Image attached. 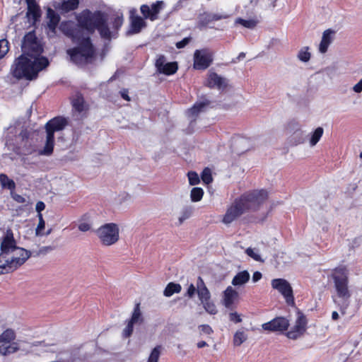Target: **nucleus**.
<instances>
[{
    "label": "nucleus",
    "mask_w": 362,
    "mask_h": 362,
    "mask_svg": "<svg viewBox=\"0 0 362 362\" xmlns=\"http://www.w3.org/2000/svg\"><path fill=\"white\" fill-rule=\"evenodd\" d=\"M165 3L163 1H157L153 3L151 6L147 4H143L140 7V11L145 19H149L154 21L158 18V14L164 8Z\"/></svg>",
    "instance_id": "obj_12"
},
{
    "label": "nucleus",
    "mask_w": 362,
    "mask_h": 362,
    "mask_svg": "<svg viewBox=\"0 0 362 362\" xmlns=\"http://www.w3.org/2000/svg\"><path fill=\"white\" fill-rule=\"evenodd\" d=\"M289 321L283 317H278L264 323L262 327L264 330L269 332H284L288 329Z\"/></svg>",
    "instance_id": "obj_14"
},
{
    "label": "nucleus",
    "mask_w": 362,
    "mask_h": 362,
    "mask_svg": "<svg viewBox=\"0 0 362 362\" xmlns=\"http://www.w3.org/2000/svg\"><path fill=\"white\" fill-rule=\"evenodd\" d=\"M247 211L240 198L236 199L228 208L223 216V222L225 224H230Z\"/></svg>",
    "instance_id": "obj_10"
},
{
    "label": "nucleus",
    "mask_w": 362,
    "mask_h": 362,
    "mask_svg": "<svg viewBox=\"0 0 362 362\" xmlns=\"http://www.w3.org/2000/svg\"><path fill=\"white\" fill-rule=\"evenodd\" d=\"M0 182L3 187L8 189H13L16 187L14 181L3 173L0 174Z\"/></svg>",
    "instance_id": "obj_33"
},
{
    "label": "nucleus",
    "mask_w": 362,
    "mask_h": 362,
    "mask_svg": "<svg viewBox=\"0 0 362 362\" xmlns=\"http://www.w3.org/2000/svg\"><path fill=\"white\" fill-rule=\"evenodd\" d=\"M162 347L161 346H156L151 352L148 357V362H158Z\"/></svg>",
    "instance_id": "obj_37"
},
{
    "label": "nucleus",
    "mask_w": 362,
    "mask_h": 362,
    "mask_svg": "<svg viewBox=\"0 0 362 362\" xmlns=\"http://www.w3.org/2000/svg\"><path fill=\"white\" fill-rule=\"evenodd\" d=\"M353 90L356 93H361L362 91V78L354 87Z\"/></svg>",
    "instance_id": "obj_55"
},
{
    "label": "nucleus",
    "mask_w": 362,
    "mask_h": 362,
    "mask_svg": "<svg viewBox=\"0 0 362 362\" xmlns=\"http://www.w3.org/2000/svg\"><path fill=\"white\" fill-rule=\"evenodd\" d=\"M214 21L212 20V13L204 12L203 13L199 14L198 17L197 27L199 29L202 28H205L207 25Z\"/></svg>",
    "instance_id": "obj_27"
},
{
    "label": "nucleus",
    "mask_w": 362,
    "mask_h": 362,
    "mask_svg": "<svg viewBox=\"0 0 362 362\" xmlns=\"http://www.w3.org/2000/svg\"><path fill=\"white\" fill-rule=\"evenodd\" d=\"M181 286L179 284L169 283L164 290V295L167 297L173 296L174 293H178L181 291Z\"/></svg>",
    "instance_id": "obj_28"
},
{
    "label": "nucleus",
    "mask_w": 362,
    "mask_h": 362,
    "mask_svg": "<svg viewBox=\"0 0 362 362\" xmlns=\"http://www.w3.org/2000/svg\"><path fill=\"white\" fill-rule=\"evenodd\" d=\"M92 221L89 214H85L78 220V230L81 232H86L91 229Z\"/></svg>",
    "instance_id": "obj_23"
},
{
    "label": "nucleus",
    "mask_w": 362,
    "mask_h": 362,
    "mask_svg": "<svg viewBox=\"0 0 362 362\" xmlns=\"http://www.w3.org/2000/svg\"><path fill=\"white\" fill-rule=\"evenodd\" d=\"M246 142H247V141L245 139H239V140L236 141V143L240 145H243V144H245Z\"/></svg>",
    "instance_id": "obj_63"
},
{
    "label": "nucleus",
    "mask_w": 362,
    "mask_h": 362,
    "mask_svg": "<svg viewBox=\"0 0 362 362\" xmlns=\"http://www.w3.org/2000/svg\"><path fill=\"white\" fill-rule=\"evenodd\" d=\"M204 191L201 187H194L191 190L190 198L194 202H199L202 199Z\"/></svg>",
    "instance_id": "obj_35"
},
{
    "label": "nucleus",
    "mask_w": 362,
    "mask_h": 362,
    "mask_svg": "<svg viewBox=\"0 0 362 362\" xmlns=\"http://www.w3.org/2000/svg\"><path fill=\"white\" fill-rule=\"evenodd\" d=\"M192 214V209L191 207L184 208L181 212V215L179 217V225H181L185 220L189 218Z\"/></svg>",
    "instance_id": "obj_39"
},
{
    "label": "nucleus",
    "mask_w": 362,
    "mask_h": 362,
    "mask_svg": "<svg viewBox=\"0 0 362 362\" xmlns=\"http://www.w3.org/2000/svg\"><path fill=\"white\" fill-rule=\"evenodd\" d=\"M166 64L165 57L163 55H160L156 61V67L159 73H161L163 69L164 65Z\"/></svg>",
    "instance_id": "obj_45"
},
{
    "label": "nucleus",
    "mask_w": 362,
    "mask_h": 362,
    "mask_svg": "<svg viewBox=\"0 0 362 362\" xmlns=\"http://www.w3.org/2000/svg\"><path fill=\"white\" fill-rule=\"evenodd\" d=\"M286 129L288 134L291 133L288 138L291 145L296 146L304 142V132L299 128V124L297 122L294 121L289 122Z\"/></svg>",
    "instance_id": "obj_13"
},
{
    "label": "nucleus",
    "mask_w": 362,
    "mask_h": 362,
    "mask_svg": "<svg viewBox=\"0 0 362 362\" xmlns=\"http://www.w3.org/2000/svg\"><path fill=\"white\" fill-rule=\"evenodd\" d=\"M197 295L201 303L209 300L211 298V293L201 276L197 278Z\"/></svg>",
    "instance_id": "obj_21"
},
{
    "label": "nucleus",
    "mask_w": 362,
    "mask_h": 362,
    "mask_svg": "<svg viewBox=\"0 0 362 362\" xmlns=\"http://www.w3.org/2000/svg\"><path fill=\"white\" fill-rule=\"evenodd\" d=\"M146 27V23L141 16H130V26L129 30L127 32V35H134L139 33L141 30Z\"/></svg>",
    "instance_id": "obj_16"
},
{
    "label": "nucleus",
    "mask_w": 362,
    "mask_h": 362,
    "mask_svg": "<svg viewBox=\"0 0 362 362\" xmlns=\"http://www.w3.org/2000/svg\"><path fill=\"white\" fill-rule=\"evenodd\" d=\"M124 22L123 15L117 14L108 23L107 14L88 9L83 11L77 17V23L72 21L62 22L60 30L71 38L77 46L69 49L67 54L77 65H84L91 61L95 54L90 35L97 30L101 38L110 40L117 37L118 30Z\"/></svg>",
    "instance_id": "obj_1"
},
{
    "label": "nucleus",
    "mask_w": 362,
    "mask_h": 362,
    "mask_svg": "<svg viewBox=\"0 0 362 362\" xmlns=\"http://www.w3.org/2000/svg\"><path fill=\"white\" fill-rule=\"evenodd\" d=\"M25 1L28 6V11L26 13L27 16L32 18L33 22L37 21L41 16V11L39 5L37 4L35 0Z\"/></svg>",
    "instance_id": "obj_19"
},
{
    "label": "nucleus",
    "mask_w": 362,
    "mask_h": 362,
    "mask_svg": "<svg viewBox=\"0 0 362 362\" xmlns=\"http://www.w3.org/2000/svg\"><path fill=\"white\" fill-rule=\"evenodd\" d=\"M272 287L277 290L285 298L286 303L295 306L293 288L289 282L284 279H274L271 282Z\"/></svg>",
    "instance_id": "obj_8"
},
{
    "label": "nucleus",
    "mask_w": 362,
    "mask_h": 362,
    "mask_svg": "<svg viewBox=\"0 0 362 362\" xmlns=\"http://www.w3.org/2000/svg\"><path fill=\"white\" fill-rule=\"evenodd\" d=\"M250 280V274L247 271L244 270L238 272L233 279L232 284L235 286H242Z\"/></svg>",
    "instance_id": "obj_24"
},
{
    "label": "nucleus",
    "mask_w": 362,
    "mask_h": 362,
    "mask_svg": "<svg viewBox=\"0 0 362 362\" xmlns=\"http://www.w3.org/2000/svg\"><path fill=\"white\" fill-rule=\"evenodd\" d=\"M189 183L190 185H196L199 183L200 180L196 172L190 171L187 173Z\"/></svg>",
    "instance_id": "obj_41"
},
{
    "label": "nucleus",
    "mask_w": 362,
    "mask_h": 362,
    "mask_svg": "<svg viewBox=\"0 0 362 362\" xmlns=\"http://www.w3.org/2000/svg\"><path fill=\"white\" fill-rule=\"evenodd\" d=\"M79 4V0H66L62 4V9L66 12L76 9Z\"/></svg>",
    "instance_id": "obj_29"
},
{
    "label": "nucleus",
    "mask_w": 362,
    "mask_h": 362,
    "mask_svg": "<svg viewBox=\"0 0 362 362\" xmlns=\"http://www.w3.org/2000/svg\"><path fill=\"white\" fill-rule=\"evenodd\" d=\"M229 319L230 321L235 322V323L240 322L242 319L237 313H230L229 314Z\"/></svg>",
    "instance_id": "obj_51"
},
{
    "label": "nucleus",
    "mask_w": 362,
    "mask_h": 362,
    "mask_svg": "<svg viewBox=\"0 0 362 362\" xmlns=\"http://www.w3.org/2000/svg\"><path fill=\"white\" fill-rule=\"evenodd\" d=\"M30 255L29 250L17 246L12 230L7 229L1 239L0 274L15 271L23 265Z\"/></svg>",
    "instance_id": "obj_3"
},
{
    "label": "nucleus",
    "mask_w": 362,
    "mask_h": 362,
    "mask_svg": "<svg viewBox=\"0 0 362 362\" xmlns=\"http://www.w3.org/2000/svg\"><path fill=\"white\" fill-rule=\"evenodd\" d=\"M307 319L304 314L300 311H297V317L295 325L286 333L288 338L291 339H296L302 336L306 330Z\"/></svg>",
    "instance_id": "obj_11"
},
{
    "label": "nucleus",
    "mask_w": 362,
    "mask_h": 362,
    "mask_svg": "<svg viewBox=\"0 0 362 362\" xmlns=\"http://www.w3.org/2000/svg\"><path fill=\"white\" fill-rule=\"evenodd\" d=\"M268 198V192L264 189L253 190L243 194L240 199L247 211L257 210Z\"/></svg>",
    "instance_id": "obj_7"
},
{
    "label": "nucleus",
    "mask_w": 362,
    "mask_h": 362,
    "mask_svg": "<svg viewBox=\"0 0 362 362\" xmlns=\"http://www.w3.org/2000/svg\"><path fill=\"white\" fill-rule=\"evenodd\" d=\"M71 103L73 108L80 113L85 110V101L83 95L81 93H77L75 95Z\"/></svg>",
    "instance_id": "obj_26"
},
{
    "label": "nucleus",
    "mask_w": 362,
    "mask_h": 362,
    "mask_svg": "<svg viewBox=\"0 0 362 362\" xmlns=\"http://www.w3.org/2000/svg\"><path fill=\"white\" fill-rule=\"evenodd\" d=\"M317 144V129L313 132L312 136L310 139V146H314Z\"/></svg>",
    "instance_id": "obj_52"
},
{
    "label": "nucleus",
    "mask_w": 362,
    "mask_h": 362,
    "mask_svg": "<svg viewBox=\"0 0 362 362\" xmlns=\"http://www.w3.org/2000/svg\"><path fill=\"white\" fill-rule=\"evenodd\" d=\"M208 86L210 88L216 87L218 90H224L227 86V81L225 78L215 72H211L209 74Z\"/></svg>",
    "instance_id": "obj_18"
},
{
    "label": "nucleus",
    "mask_w": 362,
    "mask_h": 362,
    "mask_svg": "<svg viewBox=\"0 0 362 362\" xmlns=\"http://www.w3.org/2000/svg\"><path fill=\"white\" fill-rule=\"evenodd\" d=\"M229 15L227 13H212V20L214 21H220L222 19H226L229 18Z\"/></svg>",
    "instance_id": "obj_49"
},
{
    "label": "nucleus",
    "mask_w": 362,
    "mask_h": 362,
    "mask_svg": "<svg viewBox=\"0 0 362 362\" xmlns=\"http://www.w3.org/2000/svg\"><path fill=\"white\" fill-rule=\"evenodd\" d=\"M245 57V52H240L238 57L235 59L233 60V63H236L237 61H240Z\"/></svg>",
    "instance_id": "obj_59"
},
{
    "label": "nucleus",
    "mask_w": 362,
    "mask_h": 362,
    "mask_svg": "<svg viewBox=\"0 0 362 362\" xmlns=\"http://www.w3.org/2000/svg\"><path fill=\"white\" fill-rule=\"evenodd\" d=\"M142 322L141 314V311H140L139 305H137L134 310L131 319L129 320L127 327L123 330V336L126 338L130 337L133 332L134 325L137 322Z\"/></svg>",
    "instance_id": "obj_15"
},
{
    "label": "nucleus",
    "mask_w": 362,
    "mask_h": 362,
    "mask_svg": "<svg viewBox=\"0 0 362 362\" xmlns=\"http://www.w3.org/2000/svg\"><path fill=\"white\" fill-rule=\"evenodd\" d=\"M191 41V37H185L181 41L177 42L176 43V47L177 49H182L184 48L189 42Z\"/></svg>",
    "instance_id": "obj_47"
},
{
    "label": "nucleus",
    "mask_w": 362,
    "mask_h": 362,
    "mask_svg": "<svg viewBox=\"0 0 362 362\" xmlns=\"http://www.w3.org/2000/svg\"><path fill=\"white\" fill-rule=\"evenodd\" d=\"M8 42L6 40H0V59L4 57L8 51Z\"/></svg>",
    "instance_id": "obj_46"
},
{
    "label": "nucleus",
    "mask_w": 362,
    "mask_h": 362,
    "mask_svg": "<svg viewBox=\"0 0 362 362\" xmlns=\"http://www.w3.org/2000/svg\"><path fill=\"white\" fill-rule=\"evenodd\" d=\"M200 331L203 334H210L213 332L211 327L208 325H202L199 327Z\"/></svg>",
    "instance_id": "obj_50"
},
{
    "label": "nucleus",
    "mask_w": 362,
    "mask_h": 362,
    "mask_svg": "<svg viewBox=\"0 0 362 362\" xmlns=\"http://www.w3.org/2000/svg\"><path fill=\"white\" fill-rule=\"evenodd\" d=\"M332 278L337 296L342 300V303L338 305L339 310L342 315H345L351 296V292L349 288V270L345 266L336 267L332 272Z\"/></svg>",
    "instance_id": "obj_4"
},
{
    "label": "nucleus",
    "mask_w": 362,
    "mask_h": 362,
    "mask_svg": "<svg viewBox=\"0 0 362 362\" xmlns=\"http://www.w3.org/2000/svg\"><path fill=\"white\" fill-rule=\"evenodd\" d=\"M47 28L52 33H55L56 28L59 23L60 16L54 10L51 8L47 9Z\"/></svg>",
    "instance_id": "obj_20"
},
{
    "label": "nucleus",
    "mask_w": 362,
    "mask_h": 362,
    "mask_svg": "<svg viewBox=\"0 0 362 362\" xmlns=\"http://www.w3.org/2000/svg\"><path fill=\"white\" fill-rule=\"evenodd\" d=\"M238 296V293L231 286H228L223 292V305L225 307L230 308Z\"/></svg>",
    "instance_id": "obj_22"
},
{
    "label": "nucleus",
    "mask_w": 362,
    "mask_h": 362,
    "mask_svg": "<svg viewBox=\"0 0 362 362\" xmlns=\"http://www.w3.org/2000/svg\"><path fill=\"white\" fill-rule=\"evenodd\" d=\"M335 33V30L332 29H327L323 32L320 43L318 46L319 52L321 53L327 52L329 45L334 40Z\"/></svg>",
    "instance_id": "obj_17"
},
{
    "label": "nucleus",
    "mask_w": 362,
    "mask_h": 362,
    "mask_svg": "<svg viewBox=\"0 0 362 362\" xmlns=\"http://www.w3.org/2000/svg\"><path fill=\"white\" fill-rule=\"evenodd\" d=\"M245 253L249 257L252 258L254 260L260 262H264V259H262L261 256L257 252H256L254 249H252L251 247H248L247 249H246Z\"/></svg>",
    "instance_id": "obj_42"
},
{
    "label": "nucleus",
    "mask_w": 362,
    "mask_h": 362,
    "mask_svg": "<svg viewBox=\"0 0 362 362\" xmlns=\"http://www.w3.org/2000/svg\"><path fill=\"white\" fill-rule=\"evenodd\" d=\"M201 303L202 304L203 308H204L206 313H208L210 315L216 314V307L214 302L211 300V298L209 300L204 301Z\"/></svg>",
    "instance_id": "obj_36"
},
{
    "label": "nucleus",
    "mask_w": 362,
    "mask_h": 362,
    "mask_svg": "<svg viewBox=\"0 0 362 362\" xmlns=\"http://www.w3.org/2000/svg\"><path fill=\"white\" fill-rule=\"evenodd\" d=\"M45 208V204L44 202L40 201L37 202L35 206V210L38 214H41V211H43Z\"/></svg>",
    "instance_id": "obj_53"
},
{
    "label": "nucleus",
    "mask_w": 362,
    "mask_h": 362,
    "mask_svg": "<svg viewBox=\"0 0 362 362\" xmlns=\"http://www.w3.org/2000/svg\"><path fill=\"white\" fill-rule=\"evenodd\" d=\"M120 95H121V97L127 100V101H130V98L128 95V90L127 89H123L120 91Z\"/></svg>",
    "instance_id": "obj_56"
},
{
    "label": "nucleus",
    "mask_w": 362,
    "mask_h": 362,
    "mask_svg": "<svg viewBox=\"0 0 362 362\" xmlns=\"http://www.w3.org/2000/svg\"><path fill=\"white\" fill-rule=\"evenodd\" d=\"M339 316L337 311H333L332 313V319L333 320H337L339 319Z\"/></svg>",
    "instance_id": "obj_60"
},
{
    "label": "nucleus",
    "mask_w": 362,
    "mask_h": 362,
    "mask_svg": "<svg viewBox=\"0 0 362 362\" xmlns=\"http://www.w3.org/2000/svg\"><path fill=\"white\" fill-rule=\"evenodd\" d=\"M68 124V119L63 117H55L45 124L46 141L44 148L39 151V155L50 156L54 149V132L63 130Z\"/></svg>",
    "instance_id": "obj_5"
},
{
    "label": "nucleus",
    "mask_w": 362,
    "mask_h": 362,
    "mask_svg": "<svg viewBox=\"0 0 362 362\" xmlns=\"http://www.w3.org/2000/svg\"><path fill=\"white\" fill-rule=\"evenodd\" d=\"M21 48L23 54L15 60L11 67L12 74L18 79H35L38 73L47 67L49 62L47 57L40 56L43 49L34 31L24 36Z\"/></svg>",
    "instance_id": "obj_2"
},
{
    "label": "nucleus",
    "mask_w": 362,
    "mask_h": 362,
    "mask_svg": "<svg viewBox=\"0 0 362 362\" xmlns=\"http://www.w3.org/2000/svg\"><path fill=\"white\" fill-rule=\"evenodd\" d=\"M213 53L208 49H197L194 53V69L205 70L213 62Z\"/></svg>",
    "instance_id": "obj_9"
},
{
    "label": "nucleus",
    "mask_w": 362,
    "mask_h": 362,
    "mask_svg": "<svg viewBox=\"0 0 362 362\" xmlns=\"http://www.w3.org/2000/svg\"><path fill=\"white\" fill-rule=\"evenodd\" d=\"M201 177L202 179V181L205 184H209L212 182V176L210 169L205 168L203 172L202 173Z\"/></svg>",
    "instance_id": "obj_43"
},
{
    "label": "nucleus",
    "mask_w": 362,
    "mask_h": 362,
    "mask_svg": "<svg viewBox=\"0 0 362 362\" xmlns=\"http://www.w3.org/2000/svg\"><path fill=\"white\" fill-rule=\"evenodd\" d=\"M323 129L322 127H318V141L320 139L321 136L323 134Z\"/></svg>",
    "instance_id": "obj_62"
},
{
    "label": "nucleus",
    "mask_w": 362,
    "mask_h": 362,
    "mask_svg": "<svg viewBox=\"0 0 362 362\" xmlns=\"http://www.w3.org/2000/svg\"><path fill=\"white\" fill-rule=\"evenodd\" d=\"M37 217L39 218V223L37 224V226L35 229V235L37 236L42 235L43 234L41 233L42 230H44L45 226V222L43 219L42 214H38Z\"/></svg>",
    "instance_id": "obj_40"
},
{
    "label": "nucleus",
    "mask_w": 362,
    "mask_h": 362,
    "mask_svg": "<svg viewBox=\"0 0 362 362\" xmlns=\"http://www.w3.org/2000/svg\"><path fill=\"white\" fill-rule=\"evenodd\" d=\"M15 337L14 331L11 329H7L0 335V343H10Z\"/></svg>",
    "instance_id": "obj_31"
},
{
    "label": "nucleus",
    "mask_w": 362,
    "mask_h": 362,
    "mask_svg": "<svg viewBox=\"0 0 362 362\" xmlns=\"http://www.w3.org/2000/svg\"><path fill=\"white\" fill-rule=\"evenodd\" d=\"M298 58L303 62L309 61L310 58V53L308 52V47H305L300 50L298 54Z\"/></svg>",
    "instance_id": "obj_44"
},
{
    "label": "nucleus",
    "mask_w": 362,
    "mask_h": 362,
    "mask_svg": "<svg viewBox=\"0 0 362 362\" xmlns=\"http://www.w3.org/2000/svg\"><path fill=\"white\" fill-rule=\"evenodd\" d=\"M196 293H197V287L196 288L194 284H191L188 287L187 296L189 298H192Z\"/></svg>",
    "instance_id": "obj_48"
},
{
    "label": "nucleus",
    "mask_w": 362,
    "mask_h": 362,
    "mask_svg": "<svg viewBox=\"0 0 362 362\" xmlns=\"http://www.w3.org/2000/svg\"><path fill=\"white\" fill-rule=\"evenodd\" d=\"M13 199L20 204H23L26 202L25 199L23 196L17 194L13 195Z\"/></svg>",
    "instance_id": "obj_54"
},
{
    "label": "nucleus",
    "mask_w": 362,
    "mask_h": 362,
    "mask_svg": "<svg viewBox=\"0 0 362 362\" xmlns=\"http://www.w3.org/2000/svg\"><path fill=\"white\" fill-rule=\"evenodd\" d=\"M262 275L261 272H254V274L252 275L253 282H257L258 281H259L262 279Z\"/></svg>",
    "instance_id": "obj_57"
},
{
    "label": "nucleus",
    "mask_w": 362,
    "mask_h": 362,
    "mask_svg": "<svg viewBox=\"0 0 362 362\" xmlns=\"http://www.w3.org/2000/svg\"><path fill=\"white\" fill-rule=\"evenodd\" d=\"M52 228H50V229L47 230L44 233V235H46V236H47V235H49L52 233Z\"/></svg>",
    "instance_id": "obj_64"
},
{
    "label": "nucleus",
    "mask_w": 362,
    "mask_h": 362,
    "mask_svg": "<svg viewBox=\"0 0 362 362\" xmlns=\"http://www.w3.org/2000/svg\"><path fill=\"white\" fill-rule=\"evenodd\" d=\"M17 350L18 347L16 344L4 343L0 346V354L4 356L13 354Z\"/></svg>",
    "instance_id": "obj_30"
},
{
    "label": "nucleus",
    "mask_w": 362,
    "mask_h": 362,
    "mask_svg": "<svg viewBox=\"0 0 362 362\" xmlns=\"http://www.w3.org/2000/svg\"><path fill=\"white\" fill-rule=\"evenodd\" d=\"M54 250V247L52 246H45L40 248L39 252L42 254H45L48 252H50Z\"/></svg>",
    "instance_id": "obj_58"
},
{
    "label": "nucleus",
    "mask_w": 362,
    "mask_h": 362,
    "mask_svg": "<svg viewBox=\"0 0 362 362\" xmlns=\"http://www.w3.org/2000/svg\"><path fill=\"white\" fill-rule=\"evenodd\" d=\"M177 68L178 66L177 62H168L164 65L161 73L165 75L173 74L177 71Z\"/></svg>",
    "instance_id": "obj_34"
},
{
    "label": "nucleus",
    "mask_w": 362,
    "mask_h": 362,
    "mask_svg": "<svg viewBox=\"0 0 362 362\" xmlns=\"http://www.w3.org/2000/svg\"><path fill=\"white\" fill-rule=\"evenodd\" d=\"M209 102L196 103L192 107L188 110V115L192 117H197L199 112H203L205 107L209 105Z\"/></svg>",
    "instance_id": "obj_25"
},
{
    "label": "nucleus",
    "mask_w": 362,
    "mask_h": 362,
    "mask_svg": "<svg viewBox=\"0 0 362 362\" xmlns=\"http://www.w3.org/2000/svg\"><path fill=\"white\" fill-rule=\"evenodd\" d=\"M247 339L244 332L238 331L234 335L233 342L235 346H240Z\"/></svg>",
    "instance_id": "obj_38"
},
{
    "label": "nucleus",
    "mask_w": 362,
    "mask_h": 362,
    "mask_svg": "<svg viewBox=\"0 0 362 362\" xmlns=\"http://www.w3.org/2000/svg\"><path fill=\"white\" fill-rule=\"evenodd\" d=\"M235 23L240 24L246 28L253 29L256 27L257 21L254 19L245 20L241 18H236Z\"/></svg>",
    "instance_id": "obj_32"
},
{
    "label": "nucleus",
    "mask_w": 362,
    "mask_h": 362,
    "mask_svg": "<svg viewBox=\"0 0 362 362\" xmlns=\"http://www.w3.org/2000/svg\"><path fill=\"white\" fill-rule=\"evenodd\" d=\"M207 345H208L206 341H201L197 343V347L199 348V349L203 348V347H204V346H206Z\"/></svg>",
    "instance_id": "obj_61"
},
{
    "label": "nucleus",
    "mask_w": 362,
    "mask_h": 362,
    "mask_svg": "<svg viewBox=\"0 0 362 362\" xmlns=\"http://www.w3.org/2000/svg\"><path fill=\"white\" fill-rule=\"evenodd\" d=\"M101 243L105 246H110L116 243L119 238V229L114 223H105L95 230Z\"/></svg>",
    "instance_id": "obj_6"
}]
</instances>
